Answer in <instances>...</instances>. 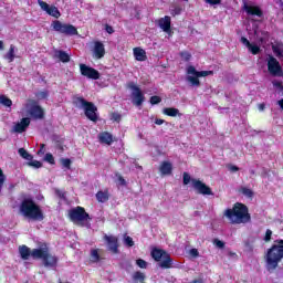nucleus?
<instances>
[{
  "label": "nucleus",
  "mask_w": 283,
  "mask_h": 283,
  "mask_svg": "<svg viewBox=\"0 0 283 283\" xmlns=\"http://www.w3.org/2000/svg\"><path fill=\"white\" fill-rule=\"evenodd\" d=\"M19 211L23 218L33 222H43L45 220V214H43L41 206L32 198L23 199L20 203Z\"/></svg>",
  "instance_id": "1"
},
{
  "label": "nucleus",
  "mask_w": 283,
  "mask_h": 283,
  "mask_svg": "<svg viewBox=\"0 0 283 283\" xmlns=\"http://www.w3.org/2000/svg\"><path fill=\"white\" fill-rule=\"evenodd\" d=\"M223 216L230 220L231 224H247L251 222L249 207L242 202H235L232 208L226 209Z\"/></svg>",
  "instance_id": "2"
},
{
  "label": "nucleus",
  "mask_w": 283,
  "mask_h": 283,
  "mask_svg": "<svg viewBox=\"0 0 283 283\" xmlns=\"http://www.w3.org/2000/svg\"><path fill=\"white\" fill-rule=\"evenodd\" d=\"M283 260V239H277L273 242L265 253V269L269 273H273L280 262Z\"/></svg>",
  "instance_id": "3"
},
{
  "label": "nucleus",
  "mask_w": 283,
  "mask_h": 283,
  "mask_svg": "<svg viewBox=\"0 0 283 283\" xmlns=\"http://www.w3.org/2000/svg\"><path fill=\"white\" fill-rule=\"evenodd\" d=\"M31 258L33 260H43V264L46 268L54 269L59 264V258L52 255L48 248H39L31 250Z\"/></svg>",
  "instance_id": "4"
},
{
  "label": "nucleus",
  "mask_w": 283,
  "mask_h": 283,
  "mask_svg": "<svg viewBox=\"0 0 283 283\" xmlns=\"http://www.w3.org/2000/svg\"><path fill=\"white\" fill-rule=\"evenodd\" d=\"M73 104L76 105V107H83L84 114L88 120H92V123H98V107L94 105L92 102H87L84 97H75L73 101Z\"/></svg>",
  "instance_id": "5"
},
{
  "label": "nucleus",
  "mask_w": 283,
  "mask_h": 283,
  "mask_svg": "<svg viewBox=\"0 0 283 283\" xmlns=\"http://www.w3.org/2000/svg\"><path fill=\"white\" fill-rule=\"evenodd\" d=\"M150 255L155 262H159L160 269H171L174 266V259L171 254L160 248H153Z\"/></svg>",
  "instance_id": "6"
},
{
  "label": "nucleus",
  "mask_w": 283,
  "mask_h": 283,
  "mask_svg": "<svg viewBox=\"0 0 283 283\" xmlns=\"http://www.w3.org/2000/svg\"><path fill=\"white\" fill-rule=\"evenodd\" d=\"M186 72L188 74L186 81L191 85V87H200V78L213 76V71H198L193 65H189Z\"/></svg>",
  "instance_id": "7"
},
{
  "label": "nucleus",
  "mask_w": 283,
  "mask_h": 283,
  "mask_svg": "<svg viewBox=\"0 0 283 283\" xmlns=\"http://www.w3.org/2000/svg\"><path fill=\"white\" fill-rule=\"evenodd\" d=\"M69 220L74 224L85 227L83 222H87V220H92V218H90V213H87L83 207L77 206L69 210Z\"/></svg>",
  "instance_id": "8"
},
{
  "label": "nucleus",
  "mask_w": 283,
  "mask_h": 283,
  "mask_svg": "<svg viewBox=\"0 0 283 283\" xmlns=\"http://www.w3.org/2000/svg\"><path fill=\"white\" fill-rule=\"evenodd\" d=\"M51 27L55 32H59L60 34H65L66 36H76L78 34V29L74 27L73 24L63 23L59 20H54L51 23Z\"/></svg>",
  "instance_id": "9"
},
{
  "label": "nucleus",
  "mask_w": 283,
  "mask_h": 283,
  "mask_svg": "<svg viewBox=\"0 0 283 283\" xmlns=\"http://www.w3.org/2000/svg\"><path fill=\"white\" fill-rule=\"evenodd\" d=\"M127 88L132 90V97H133V103L136 105V107H140L143 103H145V94H143V91L136 83L134 82H128L127 83Z\"/></svg>",
  "instance_id": "10"
},
{
  "label": "nucleus",
  "mask_w": 283,
  "mask_h": 283,
  "mask_svg": "<svg viewBox=\"0 0 283 283\" xmlns=\"http://www.w3.org/2000/svg\"><path fill=\"white\" fill-rule=\"evenodd\" d=\"M268 72H270L272 76H283L282 65H280V62L273 55H269Z\"/></svg>",
  "instance_id": "11"
},
{
  "label": "nucleus",
  "mask_w": 283,
  "mask_h": 283,
  "mask_svg": "<svg viewBox=\"0 0 283 283\" xmlns=\"http://www.w3.org/2000/svg\"><path fill=\"white\" fill-rule=\"evenodd\" d=\"M191 182L193 189L197 193H200V196H213L211 187L207 186V184L202 182L200 179H192Z\"/></svg>",
  "instance_id": "12"
},
{
  "label": "nucleus",
  "mask_w": 283,
  "mask_h": 283,
  "mask_svg": "<svg viewBox=\"0 0 283 283\" xmlns=\"http://www.w3.org/2000/svg\"><path fill=\"white\" fill-rule=\"evenodd\" d=\"M80 72L82 76L91 78L92 81H98V78H101V73L96 69L87 66L86 64H80Z\"/></svg>",
  "instance_id": "13"
},
{
  "label": "nucleus",
  "mask_w": 283,
  "mask_h": 283,
  "mask_svg": "<svg viewBox=\"0 0 283 283\" xmlns=\"http://www.w3.org/2000/svg\"><path fill=\"white\" fill-rule=\"evenodd\" d=\"M103 239L105 240V242L107 243L108 247V251H111L112 253L117 254L118 253V238L114 237V235H107L105 234L103 237Z\"/></svg>",
  "instance_id": "14"
},
{
  "label": "nucleus",
  "mask_w": 283,
  "mask_h": 283,
  "mask_svg": "<svg viewBox=\"0 0 283 283\" xmlns=\"http://www.w3.org/2000/svg\"><path fill=\"white\" fill-rule=\"evenodd\" d=\"M243 10L250 17H259V18L264 17V12L262 11V9L259 6H250V4H247V2H244Z\"/></svg>",
  "instance_id": "15"
},
{
  "label": "nucleus",
  "mask_w": 283,
  "mask_h": 283,
  "mask_svg": "<svg viewBox=\"0 0 283 283\" xmlns=\"http://www.w3.org/2000/svg\"><path fill=\"white\" fill-rule=\"evenodd\" d=\"M29 114L32 118H35V120L45 118V111H43V107L38 104H34L30 107Z\"/></svg>",
  "instance_id": "16"
},
{
  "label": "nucleus",
  "mask_w": 283,
  "mask_h": 283,
  "mask_svg": "<svg viewBox=\"0 0 283 283\" xmlns=\"http://www.w3.org/2000/svg\"><path fill=\"white\" fill-rule=\"evenodd\" d=\"M158 27L166 32V34H171V17L165 15L158 20Z\"/></svg>",
  "instance_id": "17"
},
{
  "label": "nucleus",
  "mask_w": 283,
  "mask_h": 283,
  "mask_svg": "<svg viewBox=\"0 0 283 283\" xmlns=\"http://www.w3.org/2000/svg\"><path fill=\"white\" fill-rule=\"evenodd\" d=\"M28 127H30V118L24 117L13 126L11 132H13V134H23Z\"/></svg>",
  "instance_id": "18"
},
{
  "label": "nucleus",
  "mask_w": 283,
  "mask_h": 283,
  "mask_svg": "<svg viewBox=\"0 0 283 283\" xmlns=\"http://www.w3.org/2000/svg\"><path fill=\"white\" fill-rule=\"evenodd\" d=\"M93 52L95 59H103L105 56V44L101 41H95Z\"/></svg>",
  "instance_id": "19"
},
{
  "label": "nucleus",
  "mask_w": 283,
  "mask_h": 283,
  "mask_svg": "<svg viewBox=\"0 0 283 283\" xmlns=\"http://www.w3.org/2000/svg\"><path fill=\"white\" fill-rule=\"evenodd\" d=\"M98 140L102 145H112L114 143V135L108 132H102L98 134Z\"/></svg>",
  "instance_id": "20"
},
{
  "label": "nucleus",
  "mask_w": 283,
  "mask_h": 283,
  "mask_svg": "<svg viewBox=\"0 0 283 283\" xmlns=\"http://www.w3.org/2000/svg\"><path fill=\"white\" fill-rule=\"evenodd\" d=\"M159 171L163 176H171L174 171V165L170 161H163Z\"/></svg>",
  "instance_id": "21"
},
{
  "label": "nucleus",
  "mask_w": 283,
  "mask_h": 283,
  "mask_svg": "<svg viewBox=\"0 0 283 283\" xmlns=\"http://www.w3.org/2000/svg\"><path fill=\"white\" fill-rule=\"evenodd\" d=\"M133 54L134 57L139 62L147 61V52L144 49L135 48L133 50Z\"/></svg>",
  "instance_id": "22"
},
{
  "label": "nucleus",
  "mask_w": 283,
  "mask_h": 283,
  "mask_svg": "<svg viewBox=\"0 0 283 283\" xmlns=\"http://www.w3.org/2000/svg\"><path fill=\"white\" fill-rule=\"evenodd\" d=\"M95 198L97 200V202H102V203H105L109 200V190H99L97 191V193L95 195Z\"/></svg>",
  "instance_id": "23"
},
{
  "label": "nucleus",
  "mask_w": 283,
  "mask_h": 283,
  "mask_svg": "<svg viewBox=\"0 0 283 283\" xmlns=\"http://www.w3.org/2000/svg\"><path fill=\"white\" fill-rule=\"evenodd\" d=\"M132 280L134 283H145L147 275H145V272L135 271L132 275Z\"/></svg>",
  "instance_id": "24"
},
{
  "label": "nucleus",
  "mask_w": 283,
  "mask_h": 283,
  "mask_svg": "<svg viewBox=\"0 0 283 283\" xmlns=\"http://www.w3.org/2000/svg\"><path fill=\"white\" fill-rule=\"evenodd\" d=\"M19 253L22 260H30V255H32V251L30 248H28V245H20Z\"/></svg>",
  "instance_id": "25"
},
{
  "label": "nucleus",
  "mask_w": 283,
  "mask_h": 283,
  "mask_svg": "<svg viewBox=\"0 0 283 283\" xmlns=\"http://www.w3.org/2000/svg\"><path fill=\"white\" fill-rule=\"evenodd\" d=\"M55 57L59 59L62 63H70V54L63 50L55 51Z\"/></svg>",
  "instance_id": "26"
},
{
  "label": "nucleus",
  "mask_w": 283,
  "mask_h": 283,
  "mask_svg": "<svg viewBox=\"0 0 283 283\" xmlns=\"http://www.w3.org/2000/svg\"><path fill=\"white\" fill-rule=\"evenodd\" d=\"M163 114H165L166 116H171L172 118H175V116H182V114H180V111L175 107L164 108Z\"/></svg>",
  "instance_id": "27"
},
{
  "label": "nucleus",
  "mask_w": 283,
  "mask_h": 283,
  "mask_svg": "<svg viewBox=\"0 0 283 283\" xmlns=\"http://www.w3.org/2000/svg\"><path fill=\"white\" fill-rule=\"evenodd\" d=\"M49 17H53L54 19H60L61 18V11H59V8L51 6L49 7V11L46 12Z\"/></svg>",
  "instance_id": "28"
},
{
  "label": "nucleus",
  "mask_w": 283,
  "mask_h": 283,
  "mask_svg": "<svg viewBox=\"0 0 283 283\" xmlns=\"http://www.w3.org/2000/svg\"><path fill=\"white\" fill-rule=\"evenodd\" d=\"M101 260H103V258L101 256V254L98 253V249H93L91 251V262H101Z\"/></svg>",
  "instance_id": "29"
},
{
  "label": "nucleus",
  "mask_w": 283,
  "mask_h": 283,
  "mask_svg": "<svg viewBox=\"0 0 283 283\" xmlns=\"http://www.w3.org/2000/svg\"><path fill=\"white\" fill-rule=\"evenodd\" d=\"M0 105H3L4 107H12V99L6 95H0Z\"/></svg>",
  "instance_id": "30"
},
{
  "label": "nucleus",
  "mask_w": 283,
  "mask_h": 283,
  "mask_svg": "<svg viewBox=\"0 0 283 283\" xmlns=\"http://www.w3.org/2000/svg\"><path fill=\"white\" fill-rule=\"evenodd\" d=\"M249 52H251V54H253L254 56L260 54V52H262V50L260 49V46L258 44H253L251 43V45L248 46Z\"/></svg>",
  "instance_id": "31"
},
{
  "label": "nucleus",
  "mask_w": 283,
  "mask_h": 283,
  "mask_svg": "<svg viewBox=\"0 0 283 283\" xmlns=\"http://www.w3.org/2000/svg\"><path fill=\"white\" fill-rule=\"evenodd\" d=\"M239 191L240 193L245 196V198H253V190H251L250 188L241 187Z\"/></svg>",
  "instance_id": "32"
},
{
  "label": "nucleus",
  "mask_w": 283,
  "mask_h": 283,
  "mask_svg": "<svg viewBox=\"0 0 283 283\" xmlns=\"http://www.w3.org/2000/svg\"><path fill=\"white\" fill-rule=\"evenodd\" d=\"M19 154L22 158H24V160H32V155H30V153H28V150H25V148H20Z\"/></svg>",
  "instance_id": "33"
},
{
  "label": "nucleus",
  "mask_w": 283,
  "mask_h": 283,
  "mask_svg": "<svg viewBox=\"0 0 283 283\" xmlns=\"http://www.w3.org/2000/svg\"><path fill=\"white\" fill-rule=\"evenodd\" d=\"M6 59L9 61V63H12V61H14V45L11 44L9 52L6 55Z\"/></svg>",
  "instance_id": "34"
},
{
  "label": "nucleus",
  "mask_w": 283,
  "mask_h": 283,
  "mask_svg": "<svg viewBox=\"0 0 283 283\" xmlns=\"http://www.w3.org/2000/svg\"><path fill=\"white\" fill-rule=\"evenodd\" d=\"M179 56L182 59V61H185L186 63H188V61H191V54L189 53V51H181L179 53Z\"/></svg>",
  "instance_id": "35"
},
{
  "label": "nucleus",
  "mask_w": 283,
  "mask_h": 283,
  "mask_svg": "<svg viewBox=\"0 0 283 283\" xmlns=\"http://www.w3.org/2000/svg\"><path fill=\"white\" fill-rule=\"evenodd\" d=\"M149 103L150 105H158L159 103H163V98L158 95H154L150 97Z\"/></svg>",
  "instance_id": "36"
},
{
  "label": "nucleus",
  "mask_w": 283,
  "mask_h": 283,
  "mask_svg": "<svg viewBox=\"0 0 283 283\" xmlns=\"http://www.w3.org/2000/svg\"><path fill=\"white\" fill-rule=\"evenodd\" d=\"M136 265H137L139 269H147L148 263H147V261H145L144 259H137V260H136Z\"/></svg>",
  "instance_id": "37"
},
{
  "label": "nucleus",
  "mask_w": 283,
  "mask_h": 283,
  "mask_svg": "<svg viewBox=\"0 0 283 283\" xmlns=\"http://www.w3.org/2000/svg\"><path fill=\"white\" fill-rule=\"evenodd\" d=\"M44 160L46 163H49V165H55V160H54V156L51 154V153H48L45 156H44Z\"/></svg>",
  "instance_id": "38"
},
{
  "label": "nucleus",
  "mask_w": 283,
  "mask_h": 283,
  "mask_svg": "<svg viewBox=\"0 0 283 283\" xmlns=\"http://www.w3.org/2000/svg\"><path fill=\"white\" fill-rule=\"evenodd\" d=\"M3 185H6V174H3V169L0 168V196L1 189H3Z\"/></svg>",
  "instance_id": "39"
},
{
  "label": "nucleus",
  "mask_w": 283,
  "mask_h": 283,
  "mask_svg": "<svg viewBox=\"0 0 283 283\" xmlns=\"http://www.w3.org/2000/svg\"><path fill=\"white\" fill-rule=\"evenodd\" d=\"M272 51L275 53V56H277V59H283V53L281 48L273 45Z\"/></svg>",
  "instance_id": "40"
},
{
  "label": "nucleus",
  "mask_w": 283,
  "mask_h": 283,
  "mask_svg": "<svg viewBox=\"0 0 283 283\" xmlns=\"http://www.w3.org/2000/svg\"><path fill=\"white\" fill-rule=\"evenodd\" d=\"M41 10H43L44 12H48L50 10V4H48V2L43 1V0H39L38 1Z\"/></svg>",
  "instance_id": "41"
},
{
  "label": "nucleus",
  "mask_w": 283,
  "mask_h": 283,
  "mask_svg": "<svg viewBox=\"0 0 283 283\" xmlns=\"http://www.w3.org/2000/svg\"><path fill=\"white\" fill-rule=\"evenodd\" d=\"M30 167H34L35 169H41L43 167V163L39 160H32L29 163Z\"/></svg>",
  "instance_id": "42"
},
{
  "label": "nucleus",
  "mask_w": 283,
  "mask_h": 283,
  "mask_svg": "<svg viewBox=\"0 0 283 283\" xmlns=\"http://www.w3.org/2000/svg\"><path fill=\"white\" fill-rule=\"evenodd\" d=\"M272 235H273V231H271V229H268L266 231H265V235H264V242H271V238H272Z\"/></svg>",
  "instance_id": "43"
},
{
  "label": "nucleus",
  "mask_w": 283,
  "mask_h": 283,
  "mask_svg": "<svg viewBox=\"0 0 283 283\" xmlns=\"http://www.w3.org/2000/svg\"><path fill=\"white\" fill-rule=\"evenodd\" d=\"M181 12H182V8H181V7H175V8L171 10L170 14H171L172 17H178V14H181Z\"/></svg>",
  "instance_id": "44"
},
{
  "label": "nucleus",
  "mask_w": 283,
  "mask_h": 283,
  "mask_svg": "<svg viewBox=\"0 0 283 283\" xmlns=\"http://www.w3.org/2000/svg\"><path fill=\"white\" fill-rule=\"evenodd\" d=\"M62 165L66 169H70L72 167V160L70 158H64V159H62Z\"/></svg>",
  "instance_id": "45"
},
{
  "label": "nucleus",
  "mask_w": 283,
  "mask_h": 283,
  "mask_svg": "<svg viewBox=\"0 0 283 283\" xmlns=\"http://www.w3.org/2000/svg\"><path fill=\"white\" fill-rule=\"evenodd\" d=\"M191 175H189V172H184V185H189V182H191Z\"/></svg>",
  "instance_id": "46"
},
{
  "label": "nucleus",
  "mask_w": 283,
  "mask_h": 283,
  "mask_svg": "<svg viewBox=\"0 0 283 283\" xmlns=\"http://www.w3.org/2000/svg\"><path fill=\"white\" fill-rule=\"evenodd\" d=\"M122 118L119 113H112V120H115V123H120Z\"/></svg>",
  "instance_id": "47"
},
{
  "label": "nucleus",
  "mask_w": 283,
  "mask_h": 283,
  "mask_svg": "<svg viewBox=\"0 0 283 283\" xmlns=\"http://www.w3.org/2000/svg\"><path fill=\"white\" fill-rule=\"evenodd\" d=\"M124 242L126 247H134V239L132 237H126Z\"/></svg>",
  "instance_id": "48"
},
{
  "label": "nucleus",
  "mask_w": 283,
  "mask_h": 283,
  "mask_svg": "<svg viewBox=\"0 0 283 283\" xmlns=\"http://www.w3.org/2000/svg\"><path fill=\"white\" fill-rule=\"evenodd\" d=\"M206 3H209V6H220L222 3V0H205Z\"/></svg>",
  "instance_id": "49"
},
{
  "label": "nucleus",
  "mask_w": 283,
  "mask_h": 283,
  "mask_svg": "<svg viewBox=\"0 0 283 283\" xmlns=\"http://www.w3.org/2000/svg\"><path fill=\"white\" fill-rule=\"evenodd\" d=\"M213 244L218 248V249H222L224 247V242L220 241L219 239H214L213 240Z\"/></svg>",
  "instance_id": "50"
},
{
  "label": "nucleus",
  "mask_w": 283,
  "mask_h": 283,
  "mask_svg": "<svg viewBox=\"0 0 283 283\" xmlns=\"http://www.w3.org/2000/svg\"><path fill=\"white\" fill-rule=\"evenodd\" d=\"M273 87H276L277 90H281L283 87L282 81L274 80L272 82Z\"/></svg>",
  "instance_id": "51"
},
{
  "label": "nucleus",
  "mask_w": 283,
  "mask_h": 283,
  "mask_svg": "<svg viewBox=\"0 0 283 283\" xmlns=\"http://www.w3.org/2000/svg\"><path fill=\"white\" fill-rule=\"evenodd\" d=\"M48 96H49L48 91H42V92L38 93V98L45 99V98H48Z\"/></svg>",
  "instance_id": "52"
},
{
  "label": "nucleus",
  "mask_w": 283,
  "mask_h": 283,
  "mask_svg": "<svg viewBox=\"0 0 283 283\" xmlns=\"http://www.w3.org/2000/svg\"><path fill=\"white\" fill-rule=\"evenodd\" d=\"M117 180L119 181V185L122 187H127V181L125 180V178L123 176H118Z\"/></svg>",
  "instance_id": "53"
},
{
  "label": "nucleus",
  "mask_w": 283,
  "mask_h": 283,
  "mask_svg": "<svg viewBox=\"0 0 283 283\" xmlns=\"http://www.w3.org/2000/svg\"><path fill=\"white\" fill-rule=\"evenodd\" d=\"M241 43H243V45H245V48H249L251 45V42L249 41V39L242 36L241 38Z\"/></svg>",
  "instance_id": "54"
},
{
  "label": "nucleus",
  "mask_w": 283,
  "mask_h": 283,
  "mask_svg": "<svg viewBox=\"0 0 283 283\" xmlns=\"http://www.w3.org/2000/svg\"><path fill=\"white\" fill-rule=\"evenodd\" d=\"M105 31L108 33V34H114V27L109 25V24H106L105 25Z\"/></svg>",
  "instance_id": "55"
},
{
  "label": "nucleus",
  "mask_w": 283,
  "mask_h": 283,
  "mask_svg": "<svg viewBox=\"0 0 283 283\" xmlns=\"http://www.w3.org/2000/svg\"><path fill=\"white\" fill-rule=\"evenodd\" d=\"M190 255H192V258H198V255H200V252H198V249L193 248L190 250Z\"/></svg>",
  "instance_id": "56"
},
{
  "label": "nucleus",
  "mask_w": 283,
  "mask_h": 283,
  "mask_svg": "<svg viewBox=\"0 0 283 283\" xmlns=\"http://www.w3.org/2000/svg\"><path fill=\"white\" fill-rule=\"evenodd\" d=\"M55 193L57 197H60L61 200H65V192L61 190H55Z\"/></svg>",
  "instance_id": "57"
},
{
  "label": "nucleus",
  "mask_w": 283,
  "mask_h": 283,
  "mask_svg": "<svg viewBox=\"0 0 283 283\" xmlns=\"http://www.w3.org/2000/svg\"><path fill=\"white\" fill-rule=\"evenodd\" d=\"M228 168H229V170L232 171V172L240 171V167L234 166V165H230V166H228Z\"/></svg>",
  "instance_id": "58"
},
{
  "label": "nucleus",
  "mask_w": 283,
  "mask_h": 283,
  "mask_svg": "<svg viewBox=\"0 0 283 283\" xmlns=\"http://www.w3.org/2000/svg\"><path fill=\"white\" fill-rule=\"evenodd\" d=\"M38 154H45V144H41L40 149L38 150Z\"/></svg>",
  "instance_id": "59"
},
{
  "label": "nucleus",
  "mask_w": 283,
  "mask_h": 283,
  "mask_svg": "<svg viewBox=\"0 0 283 283\" xmlns=\"http://www.w3.org/2000/svg\"><path fill=\"white\" fill-rule=\"evenodd\" d=\"M155 125H165V119L156 118Z\"/></svg>",
  "instance_id": "60"
},
{
  "label": "nucleus",
  "mask_w": 283,
  "mask_h": 283,
  "mask_svg": "<svg viewBox=\"0 0 283 283\" xmlns=\"http://www.w3.org/2000/svg\"><path fill=\"white\" fill-rule=\"evenodd\" d=\"M265 108H266V105L264 103L259 104L260 112H264Z\"/></svg>",
  "instance_id": "61"
},
{
  "label": "nucleus",
  "mask_w": 283,
  "mask_h": 283,
  "mask_svg": "<svg viewBox=\"0 0 283 283\" xmlns=\"http://www.w3.org/2000/svg\"><path fill=\"white\" fill-rule=\"evenodd\" d=\"M124 264H125V266H127L128 269H132V262H130V261H125Z\"/></svg>",
  "instance_id": "62"
},
{
  "label": "nucleus",
  "mask_w": 283,
  "mask_h": 283,
  "mask_svg": "<svg viewBox=\"0 0 283 283\" xmlns=\"http://www.w3.org/2000/svg\"><path fill=\"white\" fill-rule=\"evenodd\" d=\"M192 283H202L201 280H193Z\"/></svg>",
  "instance_id": "63"
},
{
  "label": "nucleus",
  "mask_w": 283,
  "mask_h": 283,
  "mask_svg": "<svg viewBox=\"0 0 283 283\" xmlns=\"http://www.w3.org/2000/svg\"><path fill=\"white\" fill-rule=\"evenodd\" d=\"M0 50H3V41L0 40Z\"/></svg>",
  "instance_id": "64"
}]
</instances>
